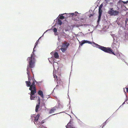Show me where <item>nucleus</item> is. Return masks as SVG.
Returning <instances> with one entry per match:
<instances>
[{"instance_id":"nucleus-1","label":"nucleus","mask_w":128,"mask_h":128,"mask_svg":"<svg viewBox=\"0 0 128 128\" xmlns=\"http://www.w3.org/2000/svg\"><path fill=\"white\" fill-rule=\"evenodd\" d=\"M31 57H28L27 60L29 64V66H28L27 68V73L28 76V81H30V82H31V80H32V79L34 78L30 76V72L29 70H30V68H32L34 67L35 62V59L34 58L33 52L31 54Z\"/></svg>"},{"instance_id":"nucleus-2","label":"nucleus","mask_w":128,"mask_h":128,"mask_svg":"<svg viewBox=\"0 0 128 128\" xmlns=\"http://www.w3.org/2000/svg\"><path fill=\"white\" fill-rule=\"evenodd\" d=\"M32 83L29 81H26V86L27 87H30L29 90L31 91L30 95H34L36 92V89L35 82L38 83L34 79H32Z\"/></svg>"},{"instance_id":"nucleus-3","label":"nucleus","mask_w":128,"mask_h":128,"mask_svg":"<svg viewBox=\"0 0 128 128\" xmlns=\"http://www.w3.org/2000/svg\"><path fill=\"white\" fill-rule=\"evenodd\" d=\"M96 44V46H97L98 48L104 52L110 54H112L114 55H116L115 54H114V52H113V50L111 48L105 47L99 45L97 44Z\"/></svg>"},{"instance_id":"nucleus-4","label":"nucleus","mask_w":128,"mask_h":128,"mask_svg":"<svg viewBox=\"0 0 128 128\" xmlns=\"http://www.w3.org/2000/svg\"><path fill=\"white\" fill-rule=\"evenodd\" d=\"M39 116V114H38L35 116H31L32 120L34 122L35 124H40V122L38 120Z\"/></svg>"},{"instance_id":"nucleus-5","label":"nucleus","mask_w":128,"mask_h":128,"mask_svg":"<svg viewBox=\"0 0 128 128\" xmlns=\"http://www.w3.org/2000/svg\"><path fill=\"white\" fill-rule=\"evenodd\" d=\"M108 14L111 16H116L118 14L119 12L116 10H113V8H110L108 11Z\"/></svg>"},{"instance_id":"nucleus-6","label":"nucleus","mask_w":128,"mask_h":128,"mask_svg":"<svg viewBox=\"0 0 128 128\" xmlns=\"http://www.w3.org/2000/svg\"><path fill=\"white\" fill-rule=\"evenodd\" d=\"M58 108V107L56 106H55L51 108L49 110V113L50 114H51L54 113V112Z\"/></svg>"},{"instance_id":"nucleus-7","label":"nucleus","mask_w":128,"mask_h":128,"mask_svg":"<svg viewBox=\"0 0 128 128\" xmlns=\"http://www.w3.org/2000/svg\"><path fill=\"white\" fill-rule=\"evenodd\" d=\"M73 122L72 120H70L67 125L66 126V128H68V127L70 128H71V127L73 126Z\"/></svg>"},{"instance_id":"nucleus-8","label":"nucleus","mask_w":128,"mask_h":128,"mask_svg":"<svg viewBox=\"0 0 128 128\" xmlns=\"http://www.w3.org/2000/svg\"><path fill=\"white\" fill-rule=\"evenodd\" d=\"M102 9H98L99 16L98 17V18L97 22L99 23L100 21L101 16L102 14Z\"/></svg>"},{"instance_id":"nucleus-9","label":"nucleus","mask_w":128,"mask_h":128,"mask_svg":"<svg viewBox=\"0 0 128 128\" xmlns=\"http://www.w3.org/2000/svg\"><path fill=\"white\" fill-rule=\"evenodd\" d=\"M69 45V43H67L65 41L64 43L62 44V47L65 48L66 49Z\"/></svg>"},{"instance_id":"nucleus-10","label":"nucleus","mask_w":128,"mask_h":128,"mask_svg":"<svg viewBox=\"0 0 128 128\" xmlns=\"http://www.w3.org/2000/svg\"><path fill=\"white\" fill-rule=\"evenodd\" d=\"M38 94L40 95L42 99L44 98V96L43 94V92L41 90L38 91Z\"/></svg>"},{"instance_id":"nucleus-11","label":"nucleus","mask_w":128,"mask_h":128,"mask_svg":"<svg viewBox=\"0 0 128 128\" xmlns=\"http://www.w3.org/2000/svg\"><path fill=\"white\" fill-rule=\"evenodd\" d=\"M54 57L56 58H59V56L58 53L57 52H55L54 54Z\"/></svg>"},{"instance_id":"nucleus-12","label":"nucleus","mask_w":128,"mask_h":128,"mask_svg":"<svg viewBox=\"0 0 128 128\" xmlns=\"http://www.w3.org/2000/svg\"><path fill=\"white\" fill-rule=\"evenodd\" d=\"M78 14V12H76L74 13H71L70 14L71 15H72V16L74 17L77 16Z\"/></svg>"},{"instance_id":"nucleus-13","label":"nucleus","mask_w":128,"mask_h":128,"mask_svg":"<svg viewBox=\"0 0 128 128\" xmlns=\"http://www.w3.org/2000/svg\"><path fill=\"white\" fill-rule=\"evenodd\" d=\"M65 14H61L60 15V16L58 18L60 19H63L64 18H66V17H64V16H63V15Z\"/></svg>"},{"instance_id":"nucleus-14","label":"nucleus","mask_w":128,"mask_h":128,"mask_svg":"<svg viewBox=\"0 0 128 128\" xmlns=\"http://www.w3.org/2000/svg\"><path fill=\"white\" fill-rule=\"evenodd\" d=\"M40 103H38V104L36 106L35 111L36 112H38V110L40 107Z\"/></svg>"},{"instance_id":"nucleus-15","label":"nucleus","mask_w":128,"mask_h":128,"mask_svg":"<svg viewBox=\"0 0 128 128\" xmlns=\"http://www.w3.org/2000/svg\"><path fill=\"white\" fill-rule=\"evenodd\" d=\"M57 22L58 24L61 25L62 23V21L59 19L58 18L57 20Z\"/></svg>"},{"instance_id":"nucleus-16","label":"nucleus","mask_w":128,"mask_h":128,"mask_svg":"<svg viewBox=\"0 0 128 128\" xmlns=\"http://www.w3.org/2000/svg\"><path fill=\"white\" fill-rule=\"evenodd\" d=\"M38 42H36V43H35V46H34V49H33V52H32V53L31 54H32V53L33 52V53H34V48H36V46L38 45ZM34 57H35V55H34Z\"/></svg>"},{"instance_id":"nucleus-17","label":"nucleus","mask_w":128,"mask_h":128,"mask_svg":"<svg viewBox=\"0 0 128 128\" xmlns=\"http://www.w3.org/2000/svg\"><path fill=\"white\" fill-rule=\"evenodd\" d=\"M87 41L86 40H83L82 41L81 43L80 44V45L82 46L83 44L85 43H87Z\"/></svg>"},{"instance_id":"nucleus-18","label":"nucleus","mask_w":128,"mask_h":128,"mask_svg":"<svg viewBox=\"0 0 128 128\" xmlns=\"http://www.w3.org/2000/svg\"><path fill=\"white\" fill-rule=\"evenodd\" d=\"M34 95H30V99L31 100H34L35 96Z\"/></svg>"},{"instance_id":"nucleus-19","label":"nucleus","mask_w":128,"mask_h":128,"mask_svg":"<svg viewBox=\"0 0 128 128\" xmlns=\"http://www.w3.org/2000/svg\"><path fill=\"white\" fill-rule=\"evenodd\" d=\"M61 50L62 52H64L66 50V49L65 48L62 47L61 48Z\"/></svg>"},{"instance_id":"nucleus-20","label":"nucleus","mask_w":128,"mask_h":128,"mask_svg":"<svg viewBox=\"0 0 128 128\" xmlns=\"http://www.w3.org/2000/svg\"><path fill=\"white\" fill-rule=\"evenodd\" d=\"M71 14V13H69V14L65 13L64 14H66V17L67 18V17H68L72 16V15H71V14Z\"/></svg>"},{"instance_id":"nucleus-21","label":"nucleus","mask_w":128,"mask_h":128,"mask_svg":"<svg viewBox=\"0 0 128 128\" xmlns=\"http://www.w3.org/2000/svg\"><path fill=\"white\" fill-rule=\"evenodd\" d=\"M53 31L55 33L57 31V29L56 28H54L53 29Z\"/></svg>"},{"instance_id":"nucleus-22","label":"nucleus","mask_w":128,"mask_h":128,"mask_svg":"<svg viewBox=\"0 0 128 128\" xmlns=\"http://www.w3.org/2000/svg\"><path fill=\"white\" fill-rule=\"evenodd\" d=\"M102 6H103V5L102 4L100 6L98 9H101Z\"/></svg>"},{"instance_id":"nucleus-23","label":"nucleus","mask_w":128,"mask_h":128,"mask_svg":"<svg viewBox=\"0 0 128 128\" xmlns=\"http://www.w3.org/2000/svg\"><path fill=\"white\" fill-rule=\"evenodd\" d=\"M122 2L124 4H127L128 2V1H127L126 2L122 1Z\"/></svg>"},{"instance_id":"nucleus-24","label":"nucleus","mask_w":128,"mask_h":128,"mask_svg":"<svg viewBox=\"0 0 128 128\" xmlns=\"http://www.w3.org/2000/svg\"><path fill=\"white\" fill-rule=\"evenodd\" d=\"M128 19L127 18H126L125 21V23L126 24L127 23V22H128Z\"/></svg>"},{"instance_id":"nucleus-25","label":"nucleus","mask_w":128,"mask_h":128,"mask_svg":"<svg viewBox=\"0 0 128 128\" xmlns=\"http://www.w3.org/2000/svg\"><path fill=\"white\" fill-rule=\"evenodd\" d=\"M44 122L43 121V120L42 121V122L41 123L40 122V124H39L40 125L41 124H43L44 123Z\"/></svg>"},{"instance_id":"nucleus-26","label":"nucleus","mask_w":128,"mask_h":128,"mask_svg":"<svg viewBox=\"0 0 128 128\" xmlns=\"http://www.w3.org/2000/svg\"><path fill=\"white\" fill-rule=\"evenodd\" d=\"M38 103H40V98L39 97V98L38 100Z\"/></svg>"},{"instance_id":"nucleus-27","label":"nucleus","mask_w":128,"mask_h":128,"mask_svg":"<svg viewBox=\"0 0 128 128\" xmlns=\"http://www.w3.org/2000/svg\"><path fill=\"white\" fill-rule=\"evenodd\" d=\"M87 43H88L89 44H92L91 42H89V41H87Z\"/></svg>"},{"instance_id":"nucleus-28","label":"nucleus","mask_w":128,"mask_h":128,"mask_svg":"<svg viewBox=\"0 0 128 128\" xmlns=\"http://www.w3.org/2000/svg\"><path fill=\"white\" fill-rule=\"evenodd\" d=\"M126 92L128 93V88H126Z\"/></svg>"},{"instance_id":"nucleus-29","label":"nucleus","mask_w":128,"mask_h":128,"mask_svg":"<svg viewBox=\"0 0 128 128\" xmlns=\"http://www.w3.org/2000/svg\"><path fill=\"white\" fill-rule=\"evenodd\" d=\"M74 128V127H73L72 126L71 127V128Z\"/></svg>"},{"instance_id":"nucleus-30","label":"nucleus","mask_w":128,"mask_h":128,"mask_svg":"<svg viewBox=\"0 0 128 128\" xmlns=\"http://www.w3.org/2000/svg\"><path fill=\"white\" fill-rule=\"evenodd\" d=\"M39 39H38V40L36 41V42H38V41H39Z\"/></svg>"},{"instance_id":"nucleus-31","label":"nucleus","mask_w":128,"mask_h":128,"mask_svg":"<svg viewBox=\"0 0 128 128\" xmlns=\"http://www.w3.org/2000/svg\"><path fill=\"white\" fill-rule=\"evenodd\" d=\"M74 20H76V18H74Z\"/></svg>"},{"instance_id":"nucleus-32","label":"nucleus","mask_w":128,"mask_h":128,"mask_svg":"<svg viewBox=\"0 0 128 128\" xmlns=\"http://www.w3.org/2000/svg\"><path fill=\"white\" fill-rule=\"evenodd\" d=\"M57 76H56V78H57Z\"/></svg>"},{"instance_id":"nucleus-33","label":"nucleus","mask_w":128,"mask_h":128,"mask_svg":"<svg viewBox=\"0 0 128 128\" xmlns=\"http://www.w3.org/2000/svg\"><path fill=\"white\" fill-rule=\"evenodd\" d=\"M52 52H51V54H52Z\"/></svg>"},{"instance_id":"nucleus-34","label":"nucleus","mask_w":128,"mask_h":128,"mask_svg":"<svg viewBox=\"0 0 128 128\" xmlns=\"http://www.w3.org/2000/svg\"><path fill=\"white\" fill-rule=\"evenodd\" d=\"M55 114H53V115H55Z\"/></svg>"}]
</instances>
